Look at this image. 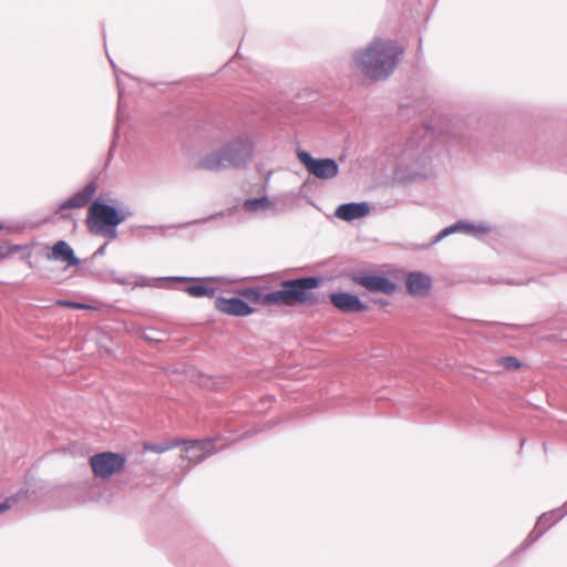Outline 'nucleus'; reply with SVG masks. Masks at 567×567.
<instances>
[{"label": "nucleus", "instance_id": "1", "mask_svg": "<svg viewBox=\"0 0 567 567\" xmlns=\"http://www.w3.org/2000/svg\"><path fill=\"white\" fill-rule=\"evenodd\" d=\"M318 287V278L302 277L285 280L280 284V289L270 292L261 287L241 288L236 291L237 296L216 298L214 305L220 313L233 317L252 315L255 309L249 302L261 306H313L318 303V297L313 292Z\"/></svg>", "mask_w": 567, "mask_h": 567}, {"label": "nucleus", "instance_id": "2", "mask_svg": "<svg viewBox=\"0 0 567 567\" xmlns=\"http://www.w3.org/2000/svg\"><path fill=\"white\" fill-rule=\"evenodd\" d=\"M401 54L402 49L395 42L375 39L354 54V63L363 75L382 80L394 71Z\"/></svg>", "mask_w": 567, "mask_h": 567}, {"label": "nucleus", "instance_id": "3", "mask_svg": "<svg viewBox=\"0 0 567 567\" xmlns=\"http://www.w3.org/2000/svg\"><path fill=\"white\" fill-rule=\"evenodd\" d=\"M252 143L247 136H237L220 148L204 155L197 166L207 171H221L243 166L252 154Z\"/></svg>", "mask_w": 567, "mask_h": 567}, {"label": "nucleus", "instance_id": "4", "mask_svg": "<svg viewBox=\"0 0 567 567\" xmlns=\"http://www.w3.org/2000/svg\"><path fill=\"white\" fill-rule=\"evenodd\" d=\"M124 220L114 207L94 202L89 207L86 217V227L93 235L104 234L107 229H113Z\"/></svg>", "mask_w": 567, "mask_h": 567}, {"label": "nucleus", "instance_id": "5", "mask_svg": "<svg viewBox=\"0 0 567 567\" xmlns=\"http://www.w3.org/2000/svg\"><path fill=\"white\" fill-rule=\"evenodd\" d=\"M89 462L96 477L110 478L124 468L126 458L118 453L103 452L91 456Z\"/></svg>", "mask_w": 567, "mask_h": 567}, {"label": "nucleus", "instance_id": "6", "mask_svg": "<svg viewBox=\"0 0 567 567\" xmlns=\"http://www.w3.org/2000/svg\"><path fill=\"white\" fill-rule=\"evenodd\" d=\"M297 156L307 171L317 178L330 179L339 173V166L332 158L316 159L306 151L298 152Z\"/></svg>", "mask_w": 567, "mask_h": 567}, {"label": "nucleus", "instance_id": "7", "mask_svg": "<svg viewBox=\"0 0 567 567\" xmlns=\"http://www.w3.org/2000/svg\"><path fill=\"white\" fill-rule=\"evenodd\" d=\"M183 442L182 445H185V447L181 456L183 460H186L190 466L200 463L217 451L214 440H183Z\"/></svg>", "mask_w": 567, "mask_h": 567}, {"label": "nucleus", "instance_id": "8", "mask_svg": "<svg viewBox=\"0 0 567 567\" xmlns=\"http://www.w3.org/2000/svg\"><path fill=\"white\" fill-rule=\"evenodd\" d=\"M353 284L359 285L370 292H382L384 295H392L396 290V285L379 275H363L354 274L351 277Z\"/></svg>", "mask_w": 567, "mask_h": 567}, {"label": "nucleus", "instance_id": "9", "mask_svg": "<svg viewBox=\"0 0 567 567\" xmlns=\"http://www.w3.org/2000/svg\"><path fill=\"white\" fill-rule=\"evenodd\" d=\"M330 302L341 312H364L368 306L357 296L349 292H332L329 295Z\"/></svg>", "mask_w": 567, "mask_h": 567}, {"label": "nucleus", "instance_id": "10", "mask_svg": "<svg viewBox=\"0 0 567 567\" xmlns=\"http://www.w3.org/2000/svg\"><path fill=\"white\" fill-rule=\"evenodd\" d=\"M48 260L60 261L66 267H74L80 265V259L75 256L72 247L64 240L54 243L45 255Z\"/></svg>", "mask_w": 567, "mask_h": 567}, {"label": "nucleus", "instance_id": "11", "mask_svg": "<svg viewBox=\"0 0 567 567\" xmlns=\"http://www.w3.org/2000/svg\"><path fill=\"white\" fill-rule=\"evenodd\" d=\"M406 290L411 296L425 297L429 295L432 287V279L430 276L414 271L410 272L405 279Z\"/></svg>", "mask_w": 567, "mask_h": 567}, {"label": "nucleus", "instance_id": "12", "mask_svg": "<svg viewBox=\"0 0 567 567\" xmlns=\"http://www.w3.org/2000/svg\"><path fill=\"white\" fill-rule=\"evenodd\" d=\"M370 212L367 203H351L340 205L336 210V216L342 220L351 221L365 217Z\"/></svg>", "mask_w": 567, "mask_h": 567}, {"label": "nucleus", "instance_id": "13", "mask_svg": "<svg viewBox=\"0 0 567 567\" xmlns=\"http://www.w3.org/2000/svg\"><path fill=\"white\" fill-rule=\"evenodd\" d=\"M95 193L93 184L86 185L83 189L71 196L61 205V209L65 208H82L87 205Z\"/></svg>", "mask_w": 567, "mask_h": 567}, {"label": "nucleus", "instance_id": "14", "mask_svg": "<svg viewBox=\"0 0 567 567\" xmlns=\"http://www.w3.org/2000/svg\"><path fill=\"white\" fill-rule=\"evenodd\" d=\"M182 443H184L182 439H172L163 443H145L144 450L161 454L181 446Z\"/></svg>", "mask_w": 567, "mask_h": 567}, {"label": "nucleus", "instance_id": "15", "mask_svg": "<svg viewBox=\"0 0 567 567\" xmlns=\"http://www.w3.org/2000/svg\"><path fill=\"white\" fill-rule=\"evenodd\" d=\"M185 291L196 298L200 297H213L215 293V290L206 285H204L202 281H197L194 285L188 286Z\"/></svg>", "mask_w": 567, "mask_h": 567}, {"label": "nucleus", "instance_id": "16", "mask_svg": "<svg viewBox=\"0 0 567 567\" xmlns=\"http://www.w3.org/2000/svg\"><path fill=\"white\" fill-rule=\"evenodd\" d=\"M271 207V203L267 197L247 199L244 203V209L249 213H254L257 210H266Z\"/></svg>", "mask_w": 567, "mask_h": 567}, {"label": "nucleus", "instance_id": "17", "mask_svg": "<svg viewBox=\"0 0 567 567\" xmlns=\"http://www.w3.org/2000/svg\"><path fill=\"white\" fill-rule=\"evenodd\" d=\"M497 364L509 371L518 370L522 367L520 362L515 357L511 355L498 358Z\"/></svg>", "mask_w": 567, "mask_h": 567}, {"label": "nucleus", "instance_id": "18", "mask_svg": "<svg viewBox=\"0 0 567 567\" xmlns=\"http://www.w3.org/2000/svg\"><path fill=\"white\" fill-rule=\"evenodd\" d=\"M456 230H464V231H471L472 227L467 224H464L462 221L456 223L455 225L445 228L441 234L440 237H444L446 235H450Z\"/></svg>", "mask_w": 567, "mask_h": 567}, {"label": "nucleus", "instance_id": "19", "mask_svg": "<svg viewBox=\"0 0 567 567\" xmlns=\"http://www.w3.org/2000/svg\"><path fill=\"white\" fill-rule=\"evenodd\" d=\"M20 248L18 246H0V261L18 252Z\"/></svg>", "mask_w": 567, "mask_h": 567}, {"label": "nucleus", "instance_id": "20", "mask_svg": "<svg viewBox=\"0 0 567 567\" xmlns=\"http://www.w3.org/2000/svg\"><path fill=\"white\" fill-rule=\"evenodd\" d=\"M58 305L62 306V307H66V308H72V309H87L89 308V306H86L84 303L66 301V300H60V301H58Z\"/></svg>", "mask_w": 567, "mask_h": 567}, {"label": "nucleus", "instance_id": "21", "mask_svg": "<svg viewBox=\"0 0 567 567\" xmlns=\"http://www.w3.org/2000/svg\"><path fill=\"white\" fill-rule=\"evenodd\" d=\"M13 503H16V498H13V497L7 498L3 503H1L0 504V514L6 512L7 509H9Z\"/></svg>", "mask_w": 567, "mask_h": 567}, {"label": "nucleus", "instance_id": "22", "mask_svg": "<svg viewBox=\"0 0 567 567\" xmlns=\"http://www.w3.org/2000/svg\"><path fill=\"white\" fill-rule=\"evenodd\" d=\"M375 302H377L379 306H381V307H385V306H388V303H389L386 300H383V299L377 300Z\"/></svg>", "mask_w": 567, "mask_h": 567}]
</instances>
